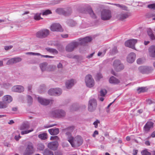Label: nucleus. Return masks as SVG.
<instances>
[{
	"label": "nucleus",
	"instance_id": "79ce46f5",
	"mask_svg": "<svg viewBox=\"0 0 155 155\" xmlns=\"http://www.w3.org/2000/svg\"><path fill=\"white\" fill-rule=\"evenodd\" d=\"M42 13H41V14H42L43 15H46L52 13L51 11L49 9L42 10Z\"/></svg>",
	"mask_w": 155,
	"mask_h": 155
},
{
	"label": "nucleus",
	"instance_id": "2f4dec72",
	"mask_svg": "<svg viewBox=\"0 0 155 155\" xmlns=\"http://www.w3.org/2000/svg\"><path fill=\"white\" fill-rule=\"evenodd\" d=\"M137 90L138 91V93L140 94L141 93L147 91V89L146 87H140L137 88Z\"/></svg>",
	"mask_w": 155,
	"mask_h": 155
},
{
	"label": "nucleus",
	"instance_id": "2eb2a0df",
	"mask_svg": "<svg viewBox=\"0 0 155 155\" xmlns=\"http://www.w3.org/2000/svg\"><path fill=\"white\" fill-rule=\"evenodd\" d=\"M136 55L135 53H130L127 57V61L129 63H132L135 60Z\"/></svg>",
	"mask_w": 155,
	"mask_h": 155
},
{
	"label": "nucleus",
	"instance_id": "49530a36",
	"mask_svg": "<svg viewBox=\"0 0 155 155\" xmlns=\"http://www.w3.org/2000/svg\"><path fill=\"white\" fill-rule=\"evenodd\" d=\"M33 130V129H32L31 130H25L24 131H21V135H24L25 134H27L30 132L32 131Z\"/></svg>",
	"mask_w": 155,
	"mask_h": 155
},
{
	"label": "nucleus",
	"instance_id": "603ef678",
	"mask_svg": "<svg viewBox=\"0 0 155 155\" xmlns=\"http://www.w3.org/2000/svg\"><path fill=\"white\" fill-rule=\"evenodd\" d=\"M147 16L148 18H151L154 17L153 19V20H155V14H149L147 15Z\"/></svg>",
	"mask_w": 155,
	"mask_h": 155
},
{
	"label": "nucleus",
	"instance_id": "f03ea898",
	"mask_svg": "<svg viewBox=\"0 0 155 155\" xmlns=\"http://www.w3.org/2000/svg\"><path fill=\"white\" fill-rule=\"evenodd\" d=\"M92 40V38L91 37H86L83 38H79L78 39V41L79 42L74 41L70 43L66 46V50L68 52H72L79 45H86L87 43L91 41Z\"/></svg>",
	"mask_w": 155,
	"mask_h": 155
},
{
	"label": "nucleus",
	"instance_id": "6ab92c4d",
	"mask_svg": "<svg viewBox=\"0 0 155 155\" xmlns=\"http://www.w3.org/2000/svg\"><path fill=\"white\" fill-rule=\"evenodd\" d=\"M147 35L150 38L151 40H155V36L153 34L151 29L150 28H148L147 29Z\"/></svg>",
	"mask_w": 155,
	"mask_h": 155
},
{
	"label": "nucleus",
	"instance_id": "cd10ccee",
	"mask_svg": "<svg viewBox=\"0 0 155 155\" xmlns=\"http://www.w3.org/2000/svg\"><path fill=\"white\" fill-rule=\"evenodd\" d=\"M72 12L71 8H68L67 9L64 10V15L65 16H68L71 15Z\"/></svg>",
	"mask_w": 155,
	"mask_h": 155
},
{
	"label": "nucleus",
	"instance_id": "bb28decb",
	"mask_svg": "<svg viewBox=\"0 0 155 155\" xmlns=\"http://www.w3.org/2000/svg\"><path fill=\"white\" fill-rule=\"evenodd\" d=\"M121 64H122V63L120 60H115L113 63V66L115 70Z\"/></svg>",
	"mask_w": 155,
	"mask_h": 155
},
{
	"label": "nucleus",
	"instance_id": "3c124183",
	"mask_svg": "<svg viewBox=\"0 0 155 155\" xmlns=\"http://www.w3.org/2000/svg\"><path fill=\"white\" fill-rule=\"evenodd\" d=\"M117 48L116 47H114V48L112 49L111 53L113 54H115L117 53Z\"/></svg>",
	"mask_w": 155,
	"mask_h": 155
},
{
	"label": "nucleus",
	"instance_id": "de8ad7c7",
	"mask_svg": "<svg viewBox=\"0 0 155 155\" xmlns=\"http://www.w3.org/2000/svg\"><path fill=\"white\" fill-rule=\"evenodd\" d=\"M146 69H147V74L150 73V72L152 71L153 70V68L152 67L146 66Z\"/></svg>",
	"mask_w": 155,
	"mask_h": 155
},
{
	"label": "nucleus",
	"instance_id": "7ed1b4c3",
	"mask_svg": "<svg viewBox=\"0 0 155 155\" xmlns=\"http://www.w3.org/2000/svg\"><path fill=\"white\" fill-rule=\"evenodd\" d=\"M26 147L23 155H32L35 151L33 143L31 142L28 141L25 144Z\"/></svg>",
	"mask_w": 155,
	"mask_h": 155
},
{
	"label": "nucleus",
	"instance_id": "423d86ee",
	"mask_svg": "<svg viewBox=\"0 0 155 155\" xmlns=\"http://www.w3.org/2000/svg\"><path fill=\"white\" fill-rule=\"evenodd\" d=\"M51 114L54 117L58 118H63L66 115L65 111L61 109L53 110Z\"/></svg>",
	"mask_w": 155,
	"mask_h": 155
},
{
	"label": "nucleus",
	"instance_id": "e433bc0d",
	"mask_svg": "<svg viewBox=\"0 0 155 155\" xmlns=\"http://www.w3.org/2000/svg\"><path fill=\"white\" fill-rule=\"evenodd\" d=\"M124 68V66L122 63L120 64L117 68L115 69L117 72H120L123 70Z\"/></svg>",
	"mask_w": 155,
	"mask_h": 155
},
{
	"label": "nucleus",
	"instance_id": "5fc2aeb1",
	"mask_svg": "<svg viewBox=\"0 0 155 155\" xmlns=\"http://www.w3.org/2000/svg\"><path fill=\"white\" fill-rule=\"evenodd\" d=\"M48 51L50 52L56 54H58V51L56 49L54 48H49Z\"/></svg>",
	"mask_w": 155,
	"mask_h": 155
},
{
	"label": "nucleus",
	"instance_id": "c85d7f7f",
	"mask_svg": "<svg viewBox=\"0 0 155 155\" xmlns=\"http://www.w3.org/2000/svg\"><path fill=\"white\" fill-rule=\"evenodd\" d=\"M43 154V155H54V153L51 150L47 148L44 150Z\"/></svg>",
	"mask_w": 155,
	"mask_h": 155
},
{
	"label": "nucleus",
	"instance_id": "09e8293b",
	"mask_svg": "<svg viewBox=\"0 0 155 155\" xmlns=\"http://www.w3.org/2000/svg\"><path fill=\"white\" fill-rule=\"evenodd\" d=\"M27 54H29L30 55H37L39 56L41 55V54L39 53H35L32 52H27L26 53Z\"/></svg>",
	"mask_w": 155,
	"mask_h": 155
},
{
	"label": "nucleus",
	"instance_id": "aec40b11",
	"mask_svg": "<svg viewBox=\"0 0 155 155\" xmlns=\"http://www.w3.org/2000/svg\"><path fill=\"white\" fill-rule=\"evenodd\" d=\"M129 16L130 15L128 12L121 13L118 15L119 19L121 21H123L128 18Z\"/></svg>",
	"mask_w": 155,
	"mask_h": 155
},
{
	"label": "nucleus",
	"instance_id": "f8f14e48",
	"mask_svg": "<svg viewBox=\"0 0 155 155\" xmlns=\"http://www.w3.org/2000/svg\"><path fill=\"white\" fill-rule=\"evenodd\" d=\"M81 9L82 10V11H80L81 12L84 13L85 11L86 10L92 18L94 19H96L97 18V17L96 16L95 14L94 13L91 8L90 7H88L85 9L84 7H82L81 8Z\"/></svg>",
	"mask_w": 155,
	"mask_h": 155
},
{
	"label": "nucleus",
	"instance_id": "a878e982",
	"mask_svg": "<svg viewBox=\"0 0 155 155\" xmlns=\"http://www.w3.org/2000/svg\"><path fill=\"white\" fill-rule=\"evenodd\" d=\"M121 64H122V63L120 60H115L113 63V66L115 70Z\"/></svg>",
	"mask_w": 155,
	"mask_h": 155
},
{
	"label": "nucleus",
	"instance_id": "72a5a7b5",
	"mask_svg": "<svg viewBox=\"0 0 155 155\" xmlns=\"http://www.w3.org/2000/svg\"><path fill=\"white\" fill-rule=\"evenodd\" d=\"M140 71L143 74H147L146 66H141L139 68Z\"/></svg>",
	"mask_w": 155,
	"mask_h": 155
},
{
	"label": "nucleus",
	"instance_id": "39448f33",
	"mask_svg": "<svg viewBox=\"0 0 155 155\" xmlns=\"http://www.w3.org/2000/svg\"><path fill=\"white\" fill-rule=\"evenodd\" d=\"M50 31L46 29H43L38 31L36 34V37L41 39L45 38L49 34Z\"/></svg>",
	"mask_w": 155,
	"mask_h": 155
},
{
	"label": "nucleus",
	"instance_id": "8fccbe9b",
	"mask_svg": "<svg viewBox=\"0 0 155 155\" xmlns=\"http://www.w3.org/2000/svg\"><path fill=\"white\" fill-rule=\"evenodd\" d=\"M147 7L151 9L155 10V4H152L148 5Z\"/></svg>",
	"mask_w": 155,
	"mask_h": 155
},
{
	"label": "nucleus",
	"instance_id": "393cba45",
	"mask_svg": "<svg viewBox=\"0 0 155 155\" xmlns=\"http://www.w3.org/2000/svg\"><path fill=\"white\" fill-rule=\"evenodd\" d=\"M67 24L71 27H73L75 26L76 24V22L71 19H69L66 21Z\"/></svg>",
	"mask_w": 155,
	"mask_h": 155
},
{
	"label": "nucleus",
	"instance_id": "0e129e2a",
	"mask_svg": "<svg viewBox=\"0 0 155 155\" xmlns=\"http://www.w3.org/2000/svg\"><path fill=\"white\" fill-rule=\"evenodd\" d=\"M97 77L99 80L102 78V76L101 74L98 73L97 75Z\"/></svg>",
	"mask_w": 155,
	"mask_h": 155
},
{
	"label": "nucleus",
	"instance_id": "f3484780",
	"mask_svg": "<svg viewBox=\"0 0 155 155\" xmlns=\"http://www.w3.org/2000/svg\"><path fill=\"white\" fill-rule=\"evenodd\" d=\"M19 61V58H14L8 60L6 63V64L8 65H12L14 63H16Z\"/></svg>",
	"mask_w": 155,
	"mask_h": 155
},
{
	"label": "nucleus",
	"instance_id": "e2e57ef3",
	"mask_svg": "<svg viewBox=\"0 0 155 155\" xmlns=\"http://www.w3.org/2000/svg\"><path fill=\"white\" fill-rule=\"evenodd\" d=\"M40 88L41 89V91L43 92L45 89V87L44 85H41L40 87Z\"/></svg>",
	"mask_w": 155,
	"mask_h": 155
},
{
	"label": "nucleus",
	"instance_id": "a19ab883",
	"mask_svg": "<svg viewBox=\"0 0 155 155\" xmlns=\"http://www.w3.org/2000/svg\"><path fill=\"white\" fill-rule=\"evenodd\" d=\"M64 9L62 8H58L56 10V12L59 14H62L64 15Z\"/></svg>",
	"mask_w": 155,
	"mask_h": 155
},
{
	"label": "nucleus",
	"instance_id": "052dcab7",
	"mask_svg": "<svg viewBox=\"0 0 155 155\" xmlns=\"http://www.w3.org/2000/svg\"><path fill=\"white\" fill-rule=\"evenodd\" d=\"M54 155H63V153L61 151H57L55 152Z\"/></svg>",
	"mask_w": 155,
	"mask_h": 155
},
{
	"label": "nucleus",
	"instance_id": "ddd939ff",
	"mask_svg": "<svg viewBox=\"0 0 155 155\" xmlns=\"http://www.w3.org/2000/svg\"><path fill=\"white\" fill-rule=\"evenodd\" d=\"M137 40L135 39L129 40L125 42L126 46L132 49L135 48V45L137 43Z\"/></svg>",
	"mask_w": 155,
	"mask_h": 155
},
{
	"label": "nucleus",
	"instance_id": "20e7f679",
	"mask_svg": "<svg viewBox=\"0 0 155 155\" xmlns=\"http://www.w3.org/2000/svg\"><path fill=\"white\" fill-rule=\"evenodd\" d=\"M112 17V14L110 10L104 9L101 13V18L103 21L109 20Z\"/></svg>",
	"mask_w": 155,
	"mask_h": 155
},
{
	"label": "nucleus",
	"instance_id": "b1692460",
	"mask_svg": "<svg viewBox=\"0 0 155 155\" xmlns=\"http://www.w3.org/2000/svg\"><path fill=\"white\" fill-rule=\"evenodd\" d=\"M66 87L68 89H70L74 85V80L71 79L68 81L65 84Z\"/></svg>",
	"mask_w": 155,
	"mask_h": 155
},
{
	"label": "nucleus",
	"instance_id": "c9c22d12",
	"mask_svg": "<svg viewBox=\"0 0 155 155\" xmlns=\"http://www.w3.org/2000/svg\"><path fill=\"white\" fill-rule=\"evenodd\" d=\"M8 107V104L4 101H0V108L4 109Z\"/></svg>",
	"mask_w": 155,
	"mask_h": 155
},
{
	"label": "nucleus",
	"instance_id": "4be33fe9",
	"mask_svg": "<svg viewBox=\"0 0 155 155\" xmlns=\"http://www.w3.org/2000/svg\"><path fill=\"white\" fill-rule=\"evenodd\" d=\"M150 56L152 58H155V46L152 45L149 48Z\"/></svg>",
	"mask_w": 155,
	"mask_h": 155
},
{
	"label": "nucleus",
	"instance_id": "58836bf2",
	"mask_svg": "<svg viewBox=\"0 0 155 155\" xmlns=\"http://www.w3.org/2000/svg\"><path fill=\"white\" fill-rule=\"evenodd\" d=\"M37 148L40 150H43L45 148V146L42 143H39L37 145Z\"/></svg>",
	"mask_w": 155,
	"mask_h": 155
},
{
	"label": "nucleus",
	"instance_id": "13d9d810",
	"mask_svg": "<svg viewBox=\"0 0 155 155\" xmlns=\"http://www.w3.org/2000/svg\"><path fill=\"white\" fill-rule=\"evenodd\" d=\"M100 123V121L98 120H97L95 121L94 123L93 124L94 125V127L95 128H96L98 127V124Z\"/></svg>",
	"mask_w": 155,
	"mask_h": 155
},
{
	"label": "nucleus",
	"instance_id": "4d7b16f0",
	"mask_svg": "<svg viewBox=\"0 0 155 155\" xmlns=\"http://www.w3.org/2000/svg\"><path fill=\"white\" fill-rule=\"evenodd\" d=\"M13 46L12 45L5 46H4V49L5 50L7 51L11 49Z\"/></svg>",
	"mask_w": 155,
	"mask_h": 155
},
{
	"label": "nucleus",
	"instance_id": "f257e3e1",
	"mask_svg": "<svg viewBox=\"0 0 155 155\" xmlns=\"http://www.w3.org/2000/svg\"><path fill=\"white\" fill-rule=\"evenodd\" d=\"M73 130V127H71L63 129L62 131L67 136L68 140L71 144L72 147H78L82 144L83 140L80 136H77L74 138L71 136V132Z\"/></svg>",
	"mask_w": 155,
	"mask_h": 155
},
{
	"label": "nucleus",
	"instance_id": "412c9836",
	"mask_svg": "<svg viewBox=\"0 0 155 155\" xmlns=\"http://www.w3.org/2000/svg\"><path fill=\"white\" fill-rule=\"evenodd\" d=\"M109 82L111 84H116L120 83V81L113 76H112L109 79Z\"/></svg>",
	"mask_w": 155,
	"mask_h": 155
},
{
	"label": "nucleus",
	"instance_id": "4c0bfd02",
	"mask_svg": "<svg viewBox=\"0 0 155 155\" xmlns=\"http://www.w3.org/2000/svg\"><path fill=\"white\" fill-rule=\"evenodd\" d=\"M55 45L56 46L57 48L59 51L62 52L64 51V48L61 45L58 43H56Z\"/></svg>",
	"mask_w": 155,
	"mask_h": 155
},
{
	"label": "nucleus",
	"instance_id": "7c9ffc66",
	"mask_svg": "<svg viewBox=\"0 0 155 155\" xmlns=\"http://www.w3.org/2000/svg\"><path fill=\"white\" fill-rule=\"evenodd\" d=\"M29 127V126L27 123H23L21 125L20 127L21 130H23L27 129Z\"/></svg>",
	"mask_w": 155,
	"mask_h": 155
},
{
	"label": "nucleus",
	"instance_id": "69168bd1",
	"mask_svg": "<svg viewBox=\"0 0 155 155\" xmlns=\"http://www.w3.org/2000/svg\"><path fill=\"white\" fill-rule=\"evenodd\" d=\"M147 103L149 104H150L153 103V102L150 99H147L146 100Z\"/></svg>",
	"mask_w": 155,
	"mask_h": 155
},
{
	"label": "nucleus",
	"instance_id": "5701e85b",
	"mask_svg": "<svg viewBox=\"0 0 155 155\" xmlns=\"http://www.w3.org/2000/svg\"><path fill=\"white\" fill-rule=\"evenodd\" d=\"M48 131L50 134L52 135H57L59 134V129L58 128L49 129Z\"/></svg>",
	"mask_w": 155,
	"mask_h": 155
},
{
	"label": "nucleus",
	"instance_id": "1a4fd4ad",
	"mask_svg": "<svg viewBox=\"0 0 155 155\" xmlns=\"http://www.w3.org/2000/svg\"><path fill=\"white\" fill-rule=\"evenodd\" d=\"M85 82L87 87H93L94 85V81L91 74H88L86 76Z\"/></svg>",
	"mask_w": 155,
	"mask_h": 155
},
{
	"label": "nucleus",
	"instance_id": "680f3d73",
	"mask_svg": "<svg viewBox=\"0 0 155 155\" xmlns=\"http://www.w3.org/2000/svg\"><path fill=\"white\" fill-rule=\"evenodd\" d=\"M137 62L138 64H141L143 63L142 60L141 58H139L137 60Z\"/></svg>",
	"mask_w": 155,
	"mask_h": 155
},
{
	"label": "nucleus",
	"instance_id": "a211bd4d",
	"mask_svg": "<svg viewBox=\"0 0 155 155\" xmlns=\"http://www.w3.org/2000/svg\"><path fill=\"white\" fill-rule=\"evenodd\" d=\"M13 100L12 97L9 95H6L4 96L2 98V100L4 101L7 104L11 103Z\"/></svg>",
	"mask_w": 155,
	"mask_h": 155
},
{
	"label": "nucleus",
	"instance_id": "9d476101",
	"mask_svg": "<svg viewBox=\"0 0 155 155\" xmlns=\"http://www.w3.org/2000/svg\"><path fill=\"white\" fill-rule=\"evenodd\" d=\"M154 123L151 121H148L143 127V129L144 133H147L153 127Z\"/></svg>",
	"mask_w": 155,
	"mask_h": 155
},
{
	"label": "nucleus",
	"instance_id": "bf43d9fd",
	"mask_svg": "<svg viewBox=\"0 0 155 155\" xmlns=\"http://www.w3.org/2000/svg\"><path fill=\"white\" fill-rule=\"evenodd\" d=\"M120 8L124 10L127 11H129L128 9V8L125 5H122V6Z\"/></svg>",
	"mask_w": 155,
	"mask_h": 155
},
{
	"label": "nucleus",
	"instance_id": "c03bdc74",
	"mask_svg": "<svg viewBox=\"0 0 155 155\" xmlns=\"http://www.w3.org/2000/svg\"><path fill=\"white\" fill-rule=\"evenodd\" d=\"M12 91L14 92H19V85L14 86L12 89Z\"/></svg>",
	"mask_w": 155,
	"mask_h": 155
},
{
	"label": "nucleus",
	"instance_id": "6e6552de",
	"mask_svg": "<svg viewBox=\"0 0 155 155\" xmlns=\"http://www.w3.org/2000/svg\"><path fill=\"white\" fill-rule=\"evenodd\" d=\"M62 90L59 88H51L48 91V94L51 96H58L62 94Z\"/></svg>",
	"mask_w": 155,
	"mask_h": 155
},
{
	"label": "nucleus",
	"instance_id": "37998d69",
	"mask_svg": "<svg viewBox=\"0 0 155 155\" xmlns=\"http://www.w3.org/2000/svg\"><path fill=\"white\" fill-rule=\"evenodd\" d=\"M107 90L105 89H101L100 92V96L101 97H104L105 95L107 94Z\"/></svg>",
	"mask_w": 155,
	"mask_h": 155
},
{
	"label": "nucleus",
	"instance_id": "f704fd0d",
	"mask_svg": "<svg viewBox=\"0 0 155 155\" xmlns=\"http://www.w3.org/2000/svg\"><path fill=\"white\" fill-rule=\"evenodd\" d=\"M27 103L29 105H31L32 104L33 101V99L31 96L29 95H27Z\"/></svg>",
	"mask_w": 155,
	"mask_h": 155
},
{
	"label": "nucleus",
	"instance_id": "0eeeda50",
	"mask_svg": "<svg viewBox=\"0 0 155 155\" xmlns=\"http://www.w3.org/2000/svg\"><path fill=\"white\" fill-rule=\"evenodd\" d=\"M97 102L96 100L94 99H91L89 101L88 104V110L89 111L92 112L96 109Z\"/></svg>",
	"mask_w": 155,
	"mask_h": 155
},
{
	"label": "nucleus",
	"instance_id": "473e14b6",
	"mask_svg": "<svg viewBox=\"0 0 155 155\" xmlns=\"http://www.w3.org/2000/svg\"><path fill=\"white\" fill-rule=\"evenodd\" d=\"M41 13H37L35 14L34 17V19L36 20H39L40 19H42L43 18L41 17Z\"/></svg>",
	"mask_w": 155,
	"mask_h": 155
},
{
	"label": "nucleus",
	"instance_id": "c756f323",
	"mask_svg": "<svg viewBox=\"0 0 155 155\" xmlns=\"http://www.w3.org/2000/svg\"><path fill=\"white\" fill-rule=\"evenodd\" d=\"M38 137L42 140H45L47 138V133H43L38 135Z\"/></svg>",
	"mask_w": 155,
	"mask_h": 155
},
{
	"label": "nucleus",
	"instance_id": "dca6fc26",
	"mask_svg": "<svg viewBox=\"0 0 155 155\" xmlns=\"http://www.w3.org/2000/svg\"><path fill=\"white\" fill-rule=\"evenodd\" d=\"M38 102L42 105H47L50 102V100L44 99L40 97H38Z\"/></svg>",
	"mask_w": 155,
	"mask_h": 155
},
{
	"label": "nucleus",
	"instance_id": "338daca9",
	"mask_svg": "<svg viewBox=\"0 0 155 155\" xmlns=\"http://www.w3.org/2000/svg\"><path fill=\"white\" fill-rule=\"evenodd\" d=\"M94 52L91 54H90L88 55L87 56L86 58L88 59H90L91 58L94 54Z\"/></svg>",
	"mask_w": 155,
	"mask_h": 155
},
{
	"label": "nucleus",
	"instance_id": "6e6d98bb",
	"mask_svg": "<svg viewBox=\"0 0 155 155\" xmlns=\"http://www.w3.org/2000/svg\"><path fill=\"white\" fill-rule=\"evenodd\" d=\"M50 140H55V141H57L59 140V137L57 136H51L50 137Z\"/></svg>",
	"mask_w": 155,
	"mask_h": 155
},
{
	"label": "nucleus",
	"instance_id": "9b49d317",
	"mask_svg": "<svg viewBox=\"0 0 155 155\" xmlns=\"http://www.w3.org/2000/svg\"><path fill=\"white\" fill-rule=\"evenodd\" d=\"M51 30L53 31L62 32L63 31L61 25L59 23H54L51 26Z\"/></svg>",
	"mask_w": 155,
	"mask_h": 155
},
{
	"label": "nucleus",
	"instance_id": "ea45409f",
	"mask_svg": "<svg viewBox=\"0 0 155 155\" xmlns=\"http://www.w3.org/2000/svg\"><path fill=\"white\" fill-rule=\"evenodd\" d=\"M40 67L41 71L43 72L45 71L46 69L47 64L46 63H43L40 65Z\"/></svg>",
	"mask_w": 155,
	"mask_h": 155
},
{
	"label": "nucleus",
	"instance_id": "a18cd8bd",
	"mask_svg": "<svg viewBox=\"0 0 155 155\" xmlns=\"http://www.w3.org/2000/svg\"><path fill=\"white\" fill-rule=\"evenodd\" d=\"M142 155H151V153L148 151L147 149H145L141 151Z\"/></svg>",
	"mask_w": 155,
	"mask_h": 155
},
{
	"label": "nucleus",
	"instance_id": "774afa93",
	"mask_svg": "<svg viewBox=\"0 0 155 155\" xmlns=\"http://www.w3.org/2000/svg\"><path fill=\"white\" fill-rule=\"evenodd\" d=\"M138 152V150L136 149H134L133 150V155H137Z\"/></svg>",
	"mask_w": 155,
	"mask_h": 155
},
{
	"label": "nucleus",
	"instance_id": "864d4df0",
	"mask_svg": "<svg viewBox=\"0 0 155 155\" xmlns=\"http://www.w3.org/2000/svg\"><path fill=\"white\" fill-rule=\"evenodd\" d=\"M3 86L5 88H8L9 87H11L12 86V85L10 84L5 83L3 84Z\"/></svg>",
	"mask_w": 155,
	"mask_h": 155
},
{
	"label": "nucleus",
	"instance_id": "4468645a",
	"mask_svg": "<svg viewBox=\"0 0 155 155\" xmlns=\"http://www.w3.org/2000/svg\"><path fill=\"white\" fill-rule=\"evenodd\" d=\"M58 145V142L57 141H55L48 143V147L51 150H55L57 149Z\"/></svg>",
	"mask_w": 155,
	"mask_h": 155
}]
</instances>
